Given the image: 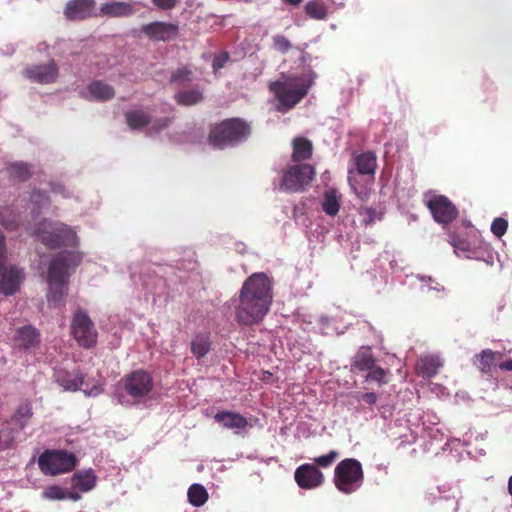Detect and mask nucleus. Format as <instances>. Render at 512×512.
<instances>
[{"label":"nucleus","mask_w":512,"mask_h":512,"mask_svg":"<svg viewBox=\"0 0 512 512\" xmlns=\"http://www.w3.org/2000/svg\"><path fill=\"white\" fill-rule=\"evenodd\" d=\"M273 301L272 281L263 272L250 275L243 283L236 308V320L242 325L259 323Z\"/></svg>","instance_id":"1"},{"label":"nucleus","mask_w":512,"mask_h":512,"mask_svg":"<svg viewBox=\"0 0 512 512\" xmlns=\"http://www.w3.org/2000/svg\"><path fill=\"white\" fill-rule=\"evenodd\" d=\"M80 262L81 257L78 253L67 250L59 252L51 260L47 272V300L51 306L58 307L63 304L67 295L69 269L78 266Z\"/></svg>","instance_id":"2"},{"label":"nucleus","mask_w":512,"mask_h":512,"mask_svg":"<svg viewBox=\"0 0 512 512\" xmlns=\"http://www.w3.org/2000/svg\"><path fill=\"white\" fill-rule=\"evenodd\" d=\"M251 133L250 125L243 119L235 117L215 124L208 136L211 145L224 149L245 141Z\"/></svg>","instance_id":"3"},{"label":"nucleus","mask_w":512,"mask_h":512,"mask_svg":"<svg viewBox=\"0 0 512 512\" xmlns=\"http://www.w3.org/2000/svg\"><path fill=\"white\" fill-rule=\"evenodd\" d=\"M33 234L49 249H56L62 246L75 247L78 245V237L75 230L60 222L44 219L35 228Z\"/></svg>","instance_id":"4"},{"label":"nucleus","mask_w":512,"mask_h":512,"mask_svg":"<svg viewBox=\"0 0 512 512\" xmlns=\"http://www.w3.org/2000/svg\"><path fill=\"white\" fill-rule=\"evenodd\" d=\"M312 82H299L297 77H290L285 81H274L269 84V90L275 95L279 103L286 109L295 107L307 94Z\"/></svg>","instance_id":"5"},{"label":"nucleus","mask_w":512,"mask_h":512,"mask_svg":"<svg viewBox=\"0 0 512 512\" xmlns=\"http://www.w3.org/2000/svg\"><path fill=\"white\" fill-rule=\"evenodd\" d=\"M361 463L354 458L340 461L334 470V483L338 490L345 494L355 492L363 482Z\"/></svg>","instance_id":"6"},{"label":"nucleus","mask_w":512,"mask_h":512,"mask_svg":"<svg viewBox=\"0 0 512 512\" xmlns=\"http://www.w3.org/2000/svg\"><path fill=\"white\" fill-rule=\"evenodd\" d=\"M78 463L74 453L67 450L46 449L38 458V466L44 475L56 476L72 471Z\"/></svg>","instance_id":"7"},{"label":"nucleus","mask_w":512,"mask_h":512,"mask_svg":"<svg viewBox=\"0 0 512 512\" xmlns=\"http://www.w3.org/2000/svg\"><path fill=\"white\" fill-rule=\"evenodd\" d=\"M71 330L73 337L81 347L89 349L96 345L98 338L97 330L93 321L84 310L79 308L74 313Z\"/></svg>","instance_id":"8"},{"label":"nucleus","mask_w":512,"mask_h":512,"mask_svg":"<svg viewBox=\"0 0 512 512\" xmlns=\"http://www.w3.org/2000/svg\"><path fill=\"white\" fill-rule=\"evenodd\" d=\"M315 169L309 164H298L289 167L282 176L280 189L287 192L302 191L315 176Z\"/></svg>","instance_id":"9"},{"label":"nucleus","mask_w":512,"mask_h":512,"mask_svg":"<svg viewBox=\"0 0 512 512\" xmlns=\"http://www.w3.org/2000/svg\"><path fill=\"white\" fill-rule=\"evenodd\" d=\"M124 391L135 401L146 397L153 389V378L150 373L139 369L122 379Z\"/></svg>","instance_id":"10"},{"label":"nucleus","mask_w":512,"mask_h":512,"mask_svg":"<svg viewBox=\"0 0 512 512\" xmlns=\"http://www.w3.org/2000/svg\"><path fill=\"white\" fill-rule=\"evenodd\" d=\"M434 220L441 224H448L458 216L456 206L444 195H434L426 201Z\"/></svg>","instance_id":"11"},{"label":"nucleus","mask_w":512,"mask_h":512,"mask_svg":"<svg viewBox=\"0 0 512 512\" xmlns=\"http://www.w3.org/2000/svg\"><path fill=\"white\" fill-rule=\"evenodd\" d=\"M141 32L152 41L169 42L179 35V26L176 23L154 21L141 26Z\"/></svg>","instance_id":"12"},{"label":"nucleus","mask_w":512,"mask_h":512,"mask_svg":"<svg viewBox=\"0 0 512 512\" xmlns=\"http://www.w3.org/2000/svg\"><path fill=\"white\" fill-rule=\"evenodd\" d=\"M23 76L32 82L39 84H51L56 82L59 70L54 60L47 64L29 65L24 68Z\"/></svg>","instance_id":"13"},{"label":"nucleus","mask_w":512,"mask_h":512,"mask_svg":"<svg viewBox=\"0 0 512 512\" xmlns=\"http://www.w3.org/2000/svg\"><path fill=\"white\" fill-rule=\"evenodd\" d=\"M6 251L0 257V293L10 296L15 294L23 280V273L16 267L4 268Z\"/></svg>","instance_id":"14"},{"label":"nucleus","mask_w":512,"mask_h":512,"mask_svg":"<svg viewBox=\"0 0 512 512\" xmlns=\"http://www.w3.org/2000/svg\"><path fill=\"white\" fill-rule=\"evenodd\" d=\"M294 478L297 485L306 490L315 489L324 481L323 473L314 464H302L297 467Z\"/></svg>","instance_id":"15"},{"label":"nucleus","mask_w":512,"mask_h":512,"mask_svg":"<svg viewBox=\"0 0 512 512\" xmlns=\"http://www.w3.org/2000/svg\"><path fill=\"white\" fill-rule=\"evenodd\" d=\"M95 0H70L64 9V15L71 21H82L94 16Z\"/></svg>","instance_id":"16"},{"label":"nucleus","mask_w":512,"mask_h":512,"mask_svg":"<svg viewBox=\"0 0 512 512\" xmlns=\"http://www.w3.org/2000/svg\"><path fill=\"white\" fill-rule=\"evenodd\" d=\"M214 419L222 427L233 430L236 434L242 433L249 426L247 418L234 411H219Z\"/></svg>","instance_id":"17"},{"label":"nucleus","mask_w":512,"mask_h":512,"mask_svg":"<svg viewBox=\"0 0 512 512\" xmlns=\"http://www.w3.org/2000/svg\"><path fill=\"white\" fill-rule=\"evenodd\" d=\"M55 381L65 391L76 392L84 384V375L80 370L67 371L59 369L55 371Z\"/></svg>","instance_id":"18"},{"label":"nucleus","mask_w":512,"mask_h":512,"mask_svg":"<svg viewBox=\"0 0 512 512\" xmlns=\"http://www.w3.org/2000/svg\"><path fill=\"white\" fill-rule=\"evenodd\" d=\"M40 343L38 331L31 325L19 328L14 335V344L21 350H30Z\"/></svg>","instance_id":"19"},{"label":"nucleus","mask_w":512,"mask_h":512,"mask_svg":"<svg viewBox=\"0 0 512 512\" xmlns=\"http://www.w3.org/2000/svg\"><path fill=\"white\" fill-rule=\"evenodd\" d=\"M99 11L101 16L110 18L128 17L135 13V8L133 3L112 1L101 4Z\"/></svg>","instance_id":"20"},{"label":"nucleus","mask_w":512,"mask_h":512,"mask_svg":"<svg viewBox=\"0 0 512 512\" xmlns=\"http://www.w3.org/2000/svg\"><path fill=\"white\" fill-rule=\"evenodd\" d=\"M442 366L439 357L433 355H426L419 358L416 363V372L424 378H432Z\"/></svg>","instance_id":"21"},{"label":"nucleus","mask_w":512,"mask_h":512,"mask_svg":"<svg viewBox=\"0 0 512 512\" xmlns=\"http://www.w3.org/2000/svg\"><path fill=\"white\" fill-rule=\"evenodd\" d=\"M97 481V476L92 469L78 471L73 474L71 482L75 489L81 492H88L92 490Z\"/></svg>","instance_id":"22"},{"label":"nucleus","mask_w":512,"mask_h":512,"mask_svg":"<svg viewBox=\"0 0 512 512\" xmlns=\"http://www.w3.org/2000/svg\"><path fill=\"white\" fill-rule=\"evenodd\" d=\"M294 162L308 160L312 157L313 145L310 140L304 137H296L292 141Z\"/></svg>","instance_id":"23"},{"label":"nucleus","mask_w":512,"mask_h":512,"mask_svg":"<svg viewBox=\"0 0 512 512\" xmlns=\"http://www.w3.org/2000/svg\"><path fill=\"white\" fill-rule=\"evenodd\" d=\"M356 170L362 175L374 176L377 167V158L373 152H364L355 158Z\"/></svg>","instance_id":"24"},{"label":"nucleus","mask_w":512,"mask_h":512,"mask_svg":"<svg viewBox=\"0 0 512 512\" xmlns=\"http://www.w3.org/2000/svg\"><path fill=\"white\" fill-rule=\"evenodd\" d=\"M87 89L90 95L97 101H108L115 96L114 88L101 80L92 81Z\"/></svg>","instance_id":"25"},{"label":"nucleus","mask_w":512,"mask_h":512,"mask_svg":"<svg viewBox=\"0 0 512 512\" xmlns=\"http://www.w3.org/2000/svg\"><path fill=\"white\" fill-rule=\"evenodd\" d=\"M174 99L180 106H194L203 102L204 95L201 90L193 88L177 92Z\"/></svg>","instance_id":"26"},{"label":"nucleus","mask_w":512,"mask_h":512,"mask_svg":"<svg viewBox=\"0 0 512 512\" xmlns=\"http://www.w3.org/2000/svg\"><path fill=\"white\" fill-rule=\"evenodd\" d=\"M125 119L127 125L132 130L141 129L147 126L151 121L150 115L141 109H135L125 112Z\"/></svg>","instance_id":"27"},{"label":"nucleus","mask_w":512,"mask_h":512,"mask_svg":"<svg viewBox=\"0 0 512 512\" xmlns=\"http://www.w3.org/2000/svg\"><path fill=\"white\" fill-rule=\"evenodd\" d=\"M340 209V197L334 188L327 189L323 194L322 210L329 216H335Z\"/></svg>","instance_id":"28"},{"label":"nucleus","mask_w":512,"mask_h":512,"mask_svg":"<svg viewBox=\"0 0 512 512\" xmlns=\"http://www.w3.org/2000/svg\"><path fill=\"white\" fill-rule=\"evenodd\" d=\"M376 360L370 350V348L361 347L356 353L353 360V368L358 371H368L373 368Z\"/></svg>","instance_id":"29"},{"label":"nucleus","mask_w":512,"mask_h":512,"mask_svg":"<svg viewBox=\"0 0 512 512\" xmlns=\"http://www.w3.org/2000/svg\"><path fill=\"white\" fill-rule=\"evenodd\" d=\"M211 350L209 334L196 335L191 341V352L197 358L205 357Z\"/></svg>","instance_id":"30"},{"label":"nucleus","mask_w":512,"mask_h":512,"mask_svg":"<svg viewBox=\"0 0 512 512\" xmlns=\"http://www.w3.org/2000/svg\"><path fill=\"white\" fill-rule=\"evenodd\" d=\"M32 416V405L29 401H25L18 406L14 415L12 416V420L19 427V429H23L27 426Z\"/></svg>","instance_id":"31"},{"label":"nucleus","mask_w":512,"mask_h":512,"mask_svg":"<svg viewBox=\"0 0 512 512\" xmlns=\"http://www.w3.org/2000/svg\"><path fill=\"white\" fill-rule=\"evenodd\" d=\"M497 354L490 349H485L480 354L475 355L474 364L482 373L488 374L494 365Z\"/></svg>","instance_id":"32"},{"label":"nucleus","mask_w":512,"mask_h":512,"mask_svg":"<svg viewBox=\"0 0 512 512\" xmlns=\"http://www.w3.org/2000/svg\"><path fill=\"white\" fill-rule=\"evenodd\" d=\"M304 10L306 14L315 20H323L328 15L327 6L320 0H310L305 6Z\"/></svg>","instance_id":"33"},{"label":"nucleus","mask_w":512,"mask_h":512,"mask_svg":"<svg viewBox=\"0 0 512 512\" xmlns=\"http://www.w3.org/2000/svg\"><path fill=\"white\" fill-rule=\"evenodd\" d=\"M187 496L189 502L195 507L204 505L208 500V492L200 484H192L188 489Z\"/></svg>","instance_id":"34"},{"label":"nucleus","mask_w":512,"mask_h":512,"mask_svg":"<svg viewBox=\"0 0 512 512\" xmlns=\"http://www.w3.org/2000/svg\"><path fill=\"white\" fill-rule=\"evenodd\" d=\"M192 80L193 71L186 66L177 68L175 71L172 72L170 77V83L175 84L179 87H184L190 84Z\"/></svg>","instance_id":"35"},{"label":"nucleus","mask_w":512,"mask_h":512,"mask_svg":"<svg viewBox=\"0 0 512 512\" xmlns=\"http://www.w3.org/2000/svg\"><path fill=\"white\" fill-rule=\"evenodd\" d=\"M0 223L6 229H15L19 225V216L12 207L0 208Z\"/></svg>","instance_id":"36"},{"label":"nucleus","mask_w":512,"mask_h":512,"mask_svg":"<svg viewBox=\"0 0 512 512\" xmlns=\"http://www.w3.org/2000/svg\"><path fill=\"white\" fill-rule=\"evenodd\" d=\"M9 174L21 181H26L30 178L31 172L30 168L26 163L23 162H16L11 164L8 167Z\"/></svg>","instance_id":"37"},{"label":"nucleus","mask_w":512,"mask_h":512,"mask_svg":"<svg viewBox=\"0 0 512 512\" xmlns=\"http://www.w3.org/2000/svg\"><path fill=\"white\" fill-rule=\"evenodd\" d=\"M42 496L49 500H63L66 499L67 491L60 486L52 485L43 491Z\"/></svg>","instance_id":"38"},{"label":"nucleus","mask_w":512,"mask_h":512,"mask_svg":"<svg viewBox=\"0 0 512 512\" xmlns=\"http://www.w3.org/2000/svg\"><path fill=\"white\" fill-rule=\"evenodd\" d=\"M388 374L387 370H384L383 368L373 365V368H370L368 370V374L366 376V381H376L379 384H384L387 382L386 376Z\"/></svg>","instance_id":"39"},{"label":"nucleus","mask_w":512,"mask_h":512,"mask_svg":"<svg viewBox=\"0 0 512 512\" xmlns=\"http://www.w3.org/2000/svg\"><path fill=\"white\" fill-rule=\"evenodd\" d=\"M14 442V432L9 426L0 429V450H6L11 447Z\"/></svg>","instance_id":"40"},{"label":"nucleus","mask_w":512,"mask_h":512,"mask_svg":"<svg viewBox=\"0 0 512 512\" xmlns=\"http://www.w3.org/2000/svg\"><path fill=\"white\" fill-rule=\"evenodd\" d=\"M338 457H339V453L335 450H331L326 455H321V456L314 458V463H315L316 467L319 466L322 468H328L336 461V459Z\"/></svg>","instance_id":"41"},{"label":"nucleus","mask_w":512,"mask_h":512,"mask_svg":"<svg viewBox=\"0 0 512 512\" xmlns=\"http://www.w3.org/2000/svg\"><path fill=\"white\" fill-rule=\"evenodd\" d=\"M507 228V220L501 217L495 218L491 224V232L498 238L502 237L506 233Z\"/></svg>","instance_id":"42"},{"label":"nucleus","mask_w":512,"mask_h":512,"mask_svg":"<svg viewBox=\"0 0 512 512\" xmlns=\"http://www.w3.org/2000/svg\"><path fill=\"white\" fill-rule=\"evenodd\" d=\"M273 47L281 53H286L292 47V44L285 36L276 35L273 37Z\"/></svg>","instance_id":"43"},{"label":"nucleus","mask_w":512,"mask_h":512,"mask_svg":"<svg viewBox=\"0 0 512 512\" xmlns=\"http://www.w3.org/2000/svg\"><path fill=\"white\" fill-rule=\"evenodd\" d=\"M31 202H33L39 209L42 207H46L50 204L49 197L45 192L35 191L32 193L30 197Z\"/></svg>","instance_id":"44"},{"label":"nucleus","mask_w":512,"mask_h":512,"mask_svg":"<svg viewBox=\"0 0 512 512\" xmlns=\"http://www.w3.org/2000/svg\"><path fill=\"white\" fill-rule=\"evenodd\" d=\"M229 58L230 57L227 52H220L219 54L215 55L212 61V68L214 72L216 73L218 70L223 68L228 62Z\"/></svg>","instance_id":"45"},{"label":"nucleus","mask_w":512,"mask_h":512,"mask_svg":"<svg viewBox=\"0 0 512 512\" xmlns=\"http://www.w3.org/2000/svg\"><path fill=\"white\" fill-rule=\"evenodd\" d=\"M361 214L365 215V218H364V224L367 226V225H371L372 223H374L375 221V217H376V211L374 208L372 207H364V208H361Z\"/></svg>","instance_id":"46"},{"label":"nucleus","mask_w":512,"mask_h":512,"mask_svg":"<svg viewBox=\"0 0 512 512\" xmlns=\"http://www.w3.org/2000/svg\"><path fill=\"white\" fill-rule=\"evenodd\" d=\"M161 10H171L177 5V0H151Z\"/></svg>","instance_id":"47"},{"label":"nucleus","mask_w":512,"mask_h":512,"mask_svg":"<svg viewBox=\"0 0 512 512\" xmlns=\"http://www.w3.org/2000/svg\"><path fill=\"white\" fill-rule=\"evenodd\" d=\"M358 399L364 401L365 403H367L369 405H373L377 402L378 397H377V394L374 392H367V393L361 394L358 397Z\"/></svg>","instance_id":"48"},{"label":"nucleus","mask_w":512,"mask_h":512,"mask_svg":"<svg viewBox=\"0 0 512 512\" xmlns=\"http://www.w3.org/2000/svg\"><path fill=\"white\" fill-rule=\"evenodd\" d=\"M450 243L458 249L467 250V243L463 240L457 239L454 235H450Z\"/></svg>","instance_id":"49"},{"label":"nucleus","mask_w":512,"mask_h":512,"mask_svg":"<svg viewBox=\"0 0 512 512\" xmlns=\"http://www.w3.org/2000/svg\"><path fill=\"white\" fill-rule=\"evenodd\" d=\"M83 392L89 396H96L102 392V388L100 385H94L90 390L83 389Z\"/></svg>","instance_id":"50"},{"label":"nucleus","mask_w":512,"mask_h":512,"mask_svg":"<svg viewBox=\"0 0 512 512\" xmlns=\"http://www.w3.org/2000/svg\"><path fill=\"white\" fill-rule=\"evenodd\" d=\"M429 281L431 282V285L429 286L430 290H435L437 292H442V293L445 291L444 286L441 285L440 283L432 281L431 278H429Z\"/></svg>","instance_id":"51"},{"label":"nucleus","mask_w":512,"mask_h":512,"mask_svg":"<svg viewBox=\"0 0 512 512\" xmlns=\"http://www.w3.org/2000/svg\"><path fill=\"white\" fill-rule=\"evenodd\" d=\"M499 368L503 371H512V359H509L499 365Z\"/></svg>","instance_id":"52"},{"label":"nucleus","mask_w":512,"mask_h":512,"mask_svg":"<svg viewBox=\"0 0 512 512\" xmlns=\"http://www.w3.org/2000/svg\"><path fill=\"white\" fill-rule=\"evenodd\" d=\"M6 250L5 236L0 230V257L3 255V252Z\"/></svg>","instance_id":"53"},{"label":"nucleus","mask_w":512,"mask_h":512,"mask_svg":"<svg viewBox=\"0 0 512 512\" xmlns=\"http://www.w3.org/2000/svg\"><path fill=\"white\" fill-rule=\"evenodd\" d=\"M66 498L71 499V500H73V501H78V500L81 498V496H80V494H79V493H77V492H68V491H67V496H66Z\"/></svg>","instance_id":"54"},{"label":"nucleus","mask_w":512,"mask_h":512,"mask_svg":"<svg viewBox=\"0 0 512 512\" xmlns=\"http://www.w3.org/2000/svg\"><path fill=\"white\" fill-rule=\"evenodd\" d=\"M157 123L159 124V125H158V128H159V129H163V128H165V127H167V126L169 125V123H170V119H168V118H163V119H161V120L157 121Z\"/></svg>","instance_id":"55"},{"label":"nucleus","mask_w":512,"mask_h":512,"mask_svg":"<svg viewBox=\"0 0 512 512\" xmlns=\"http://www.w3.org/2000/svg\"><path fill=\"white\" fill-rule=\"evenodd\" d=\"M284 2L290 4V5H293V6H297L299 5L303 0H283Z\"/></svg>","instance_id":"56"},{"label":"nucleus","mask_w":512,"mask_h":512,"mask_svg":"<svg viewBox=\"0 0 512 512\" xmlns=\"http://www.w3.org/2000/svg\"><path fill=\"white\" fill-rule=\"evenodd\" d=\"M508 491H509L510 495L512 496V476L509 478V481H508Z\"/></svg>","instance_id":"57"}]
</instances>
